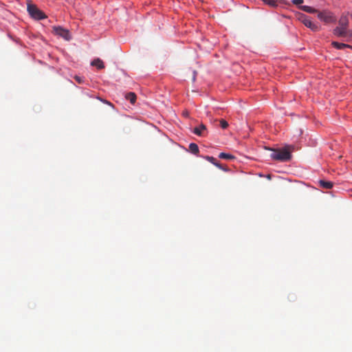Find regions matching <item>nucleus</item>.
I'll list each match as a JSON object with an SVG mask.
<instances>
[{
    "label": "nucleus",
    "mask_w": 352,
    "mask_h": 352,
    "mask_svg": "<svg viewBox=\"0 0 352 352\" xmlns=\"http://www.w3.org/2000/svg\"><path fill=\"white\" fill-rule=\"evenodd\" d=\"M294 147L293 145H287L282 148H269V150L272 151L270 154V157L274 160L279 162H288L292 159V155L290 150L294 149Z\"/></svg>",
    "instance_id": "1"
},
{
    "label": "nucleus",
    "mask_w": 352,
    "mask_h": 352,
    "mask_svg": "<svg viewBox=\"0 0 352 352\" xmlns=\"http://www.w3.org/2000/svg\"><path fill=\"white\" fill-rule=\"evenodd\" d=\"M339 25L335 28L333 33L338 37L343 38L344 41H349L352 38V31L347 29L348 19L346 17H341L339 20Z\"/></svg>",
    "instance_id": "2"
},
{
    "label": "nucleus",
    "mask_w": 352,
    "mask_h": 352,
    "mask_svg": "<svg viewBox=\"0 0 352 352\" xmlns=\"http://www.w3.org/2000/svg\"><path fill=\"white\" fill-rule=\"evenodd\" d=\"M27 11L32 19L35 21H40L46 19L47 15L40 10L36 5L28 3L27 4Z\"/></svg>",
    "instance_id": "3"
},
{
    "label": "nucleus",
    "mask_w": 352,
    "mask_h": 352,
    "mask_svg": "<svg viewBox=\"0 0 352 352\" xmlns=\"http://www.w3.org/2000/svg\"><path fill=\"white\" fill-rule=\"evenodd\" d=\"M297 19L300 22L303 23L305 26L309 28L314 32H317L320 29V26L318 24L311 21L310 17L303 13H298L297 14Z\"/></svg>",
    "instance_id": "4"
},
{
    "label": "nucleus",
    "mask_w": 352,
    "mask_h": 352,
    "mask_svg": "<svg viewBox=\"0 0 352 352\" xmlns=\"http://www.w3.org/2000/svg\"><path fill=\"white\" fill-rule=\"evenodd\" d=\"M52 29L54 34L63 38L65 41H70L72 39V35L68 29L64 28L60 25L53 26Z\"/></svg>",
    "instance_id": "5"
},
{
    "label": "nucleus",
    "mask_w": 352,
    "mask_h": 352,
    "mask_svg": "<svg viewBox=\"0 0 352 352\" xmlns=\"http://www.w3.org/2000/svg\"><path fill=\"white\" fill-rule=\"evenodd\" d=\"M318 18L326 23H333L336 21V19L333 14L328 10H322L319 12L318 14Z\"/></svg>",
    "instance_id": "6"
},
{
    "label": "nucleus",
    "mask_w": 352,
    "mask_h": 352,
    "mask_svg": "<svg viewBox=\"0 0 352 352\" xmlns=\"http://www.w3.org/2000/svg\"><path fill=\"white\" fill-rule=\"evenodd\" d=\"M206 126L204 124H201L199 126L194 128L192 132H193V133H195V135H197L198 136H201V135H203V131H206Z\"/></svg>",
    "instance_id": "7"
},
{
    "label": "nucleus",
    "mask_w": 352,
    "mask_h": 352,
    "mask_svg": "<svg viewBox=\"0 0 352 352\" xmlns=\"http://www.w3.org/2000/svg\"><path fill=\"white\" fill-rule=\"evenodd\" d=\"M331 45L337 50H343L344 48H351L352 47L350 45L342 43H339L337 41H333Z\"/></svg>",
    "instance_id": "8"
},
{
    "label": "nucleus",
    "mask_w": 352,
    "mask_h": 352,
    "mask_svg": "<svg viewBox=\"0 0 352 352\" xmlns=\"http://www.w3.org/2000/svg\"><path fill=\"white\" fill-rule=\"evenodd\" d=\"M91 65L96 67L98 69L104 68V64L103 61L100 58H96L91 63Z\"/></svg>",
    "instance_id": "9"
},
{
    "label": "nucleus",
    "mask_w": 352,
    "mask_h": 352,
    "mask_svg": "<svg viewBox=\"0 0 352 352\" xmlns=\"http://www.w3.org/2000/svg\"><path fill=\"white\" fill-rule=\"evenodd\" d=\"M319 184L320 187L325 188V189H331L333 186V183L330 181H325V180H320Z\"/></svg>",
    "instance_id": "10"
},
{
    "label": "nucleus",
    "mask_w": 352,
    "mask_h": 352,
    "mask_svg": "<svg viewBox=\"0 0 352 352\" xmlns=\"http://www.w3.org/2000/svg\"><path fill=\"white\" fill-rule=\"evenodd\" d=\"M189 151L192 154L197 155V154L199 153V146H197V144L196 143L191 142L189 144Z\"/></svg>",
    "instance_id": "11"
},
{
    "label": "nucleus",
    "mask_w": 352,
    "mask_h": 352,
    "mask_svg": "<svg viewBox=\"0 0 352 352\" xmlns=\"http://www.w3.org/2000/svg\"><path fill=\"white\" fill-rule=\"evenodd\" d=\"M125 98L129 100L132 104H134L136 101V95L133 92H129L126 94Z\"/></svg>",
    "instance_id": "12"
},
{
    "label": "nucleus",
    "mask_w": 352,
    "mask_h": 352,
    "mask_svg": "<svg viewBox=\"0 0 352 352\" xmlns=\"http://www.w3.org/2000/svg\"><path fill=\"white\" fill-rule=\"evenodd\" d=\"M300 8L307 13L314 14L317 12V10L313 7L309 6H300Z\"/></svg>",
    "instance_id": "13"
},
{
    "label": "nucleus",
    "mask_w": 352,
    "mask_h": 352,
    "mask_svg": "<svg viewBox=\"0 0 352 352\" xmlns=\"http://www.w3.org/2000/svg\"><path fill=\"white\" fill-rule=\"evenodd\" d=\"M219 157L227 160H232L235 159V157L233 155L223 152L219 153Z\"/></svg>",
    "instance_id": "14"
},
{
    "label": "nucleus",
    "mask_w": 352,
    "mask_h": 352,
    "mask_svg": "<svg viewBox=\"0 0 352 352\" xmlns=\"http://www.w3.org/2000/svg\"><path fill=\"white\" fill-rule=\"evenodd\" d=\"M265 5L271 8H276L278 6V1L276 0H261Z\"/></svg>",
    "instance_id": "15"
},
{
    "label": "nucleus",
    "mask_w": 352,
    "mask_h": 352,
    "mask_svg": "<svg viewBox=\"0 0 352 352\" xmlns=\"http://www.w3.org/2000/svg\"><path fill=\"white\" fill-rule=\"evenodd\" d=\"M202 157L204 159H205L206 160H207L208 162L212 164L214 166H215V164L218 163V161L217 160V159L212 156L206 155V156H203Z\"/></svg>",
    "instance_id": "16"
},
{
    "label": "nucleus",
    "mask_w": 352,
    "mask_h": 352,
    "mask_svg": "<svg viewBox=\"0 0 352 352\" xmlns=\"http://www.w3.org/2000/svg\"><path fill=\"white\" fill-rule=\"evenodd\" d=\"M215 166L217 168H218L219 169L222 170L224 172H229L230 171V168H228L227 166H223L219 162H218V163L215 164Z\"/></svg>",
    "instance_id": "17"
},
{
    "label": "nucleus",
    "mask_w": 352,
    "mask_h": 352,
    "mask_svg": "<svg viewBox=\"0 0 352 352\" xmlns=\"http://www.w3.org/2000/svg\"><path fill=\"white\" fill-rule=\"evenodd\" d=\"M220 126L223 129H226L228 126V123L226 120H223V119H221L220 120Z\"/></svg>",
    "instance_id": "18"
},
{
    "label": "nucleus",
    "mask_w": 352,
    "mask_h": 352,
    "mask_svg": "<svg viewBox=\"0 0 352 352\" xmlns=\"http://www.w3.org/2000/svg\"><path fill=\"white\" fill-rule=\"evenodd\" d=\"M74 79L79 84H82L85 82V78L83 77H80L79 76H75Z\"/></svg>",
    "instance_id": "19"
},
{
    "label": "nucleus",
    "mask_w": 352,
    "mask_h": 352,
    "mask_svg": "<svg viewBox=\"0 0 352 352\" xmlns=\"http://www.w3.org/2000/svg\"><path fill=\"white\" fill-rule=\"evenodd\" d=\"M96 98L104 104H107L109 106H113V104L111 102L107 100L106 99L102 98L100 96H97Z\"/></svg>",
    "instance_id": "20"
},
{
    "label": "nucleus",
    "mask_w": 352,
    "mask_h": 352,
    "mask_svg": "<svg viewBox=\"0 0 352 352\" xmlns=\"http://www.w3.org/2000/svg\"><path fill=\"white\" fill-rule=\"evenodd\" d=\"M292 2L293 4L298 6V5L302 4L304 2V1L303 0H292Z\"/></svg>",
    "instance_id": "21"
},
{
    "label": "nucleus",
    "mask_w": 352,
    "mask_h": 352,
    "mask_svg": "<svg viewBox=\"0 0 352 352\" xmlns=\"http://www.w3.org/2000/svg\"><path fill=\"white\" fill-rule=\"evenodd\" d=\"M196 75H197V72L196 71H193V77H192V80L193 81H195V80H196Z\"/></svg>",
    "instance_id": "22"
},
{
    "label": "nucleus",
    "mask_w": 352,
    "mask_h": 352,
    "mask_svg": "<svg viewBox=\"0 0 352 352\" xmlns=\"http://www.w3.org/2000/svg\"><path fill=\"white\" fill-rule=\"evenodd\" d=\"M183 115H184V116H185V117H188V116H189V113H188V111H184V112H183Z\"/></svg>",
    "instance_id": "23"
},
{
    "label": "nucleus",
    "mask_w": 352,
    "mask_h": 352,
    "mask_svg": "<svg viewBox=\"0 0 352 352\" xmlns=\"http://www.w3.org/2000/svg\"><path fill=\"white\" fill-rule=\"evenodd\" d=\"M351 18H352V13H351Z\"/></svg>",
    "instance_id": "24"
}]
</instances>
